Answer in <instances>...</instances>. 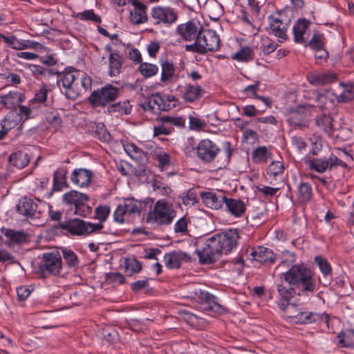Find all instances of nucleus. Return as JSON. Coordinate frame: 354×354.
I'll return each instance as SVG.
<instances>
[{"instance_id":"nucleus-7","label":"nucleus","mask_w":354,"mask_h":354,"mask_svg":"<svg viewBox=\"0 0 354 354\" xmlns=\"http://www.w3.org/2000/svg\"><path fill=\"white\" fill-rule=\"evenodd\" d=\"M62 270V255L59 251L45 252L39 265V270L43 278L59 275Z\"/></svg>"},{"instance_id":"nucleus-37","label":"nucleus","mask_w":354,"mask_h":354,"mask_svg":"<svg viewBox=\"0 0 354 354\" xmlns=\"http://www.w3.org/2000/svg\"><path fill=\"white\" fill-rule=\"evenodd\" d=\"M1 233L6 236L10 242L17 244H24L29 242L30 236L24 231H15L12 229L2 227Z\"/></svg>"},{"instance_id":"nucleus-45","label":"nucleus","mask_w":354,"mask_h":354,"mask_svg":"<svg viewBox=\"0 0 354 354\" xmlns=\"http://www.w3.org/2000/svg\"><path fill=\"white\" fill-rule=\"evenodd\" d=\"M28 68L30 71L33 77L39 79L40 77L46 75L52 76L57 73V71L54 68H45L37 64H28Z\"/></svg>"},{"instance_id":"nucleus-50","label":"nucleus","mask_w":354,"mask_h":354,"mask_svg":"<svg viewBox=\"0 0 354 354\" xmlns=\"http://www.w3.org/2000/svg\"><path fill=\"white\" fill-rule=\"evenodd\" d=\"M333 120L330 115L323 114L316 118L315 124L324 132L330 133L333 130Z\"/></svg>"},{"instance_id":"nucleus-5","label":"nucleus","mask_w":354,"mask_h":354,"mask_svg":"<svg viewBox=\"0 0 354 354\" xmlns=\"http://www.w3.org/2000/svg\"><path fill=\"white\" fill-rule=\"evenodd\" d=\"M89 200L88 195L71 190L63 195V203L71 207H73L74 214L82 217H88L92 213V207L87 204Z\"/></svg>"},{"instance_id":"nucleus-6","label":"nucleus","mask_w":354,"mask_h":354,"mask_svg":"<svg viewBox=\"0 0 354 354\" xmlns=\"http://www.w3.org/2000/svg\"><path fill=\"white\" fill-rule=\"evenodd\" d=\"M145 205L142 201L134 198H124L122 203L118 205L114 212V221L122 224L130 217L140 216Z\"/></svg>"},{"instance_id":"nucleus-61","label":"nucleus","mask_w":354,"mask_h":354,"mask_svg":"<svg viewBox=\"0 0 354 354\" xmlns=\"http://www.w3.org/2000/svg\"><path fill=\"white\" fill-rule=\"evenodd\" d=\"M77 17L82 21H91L95 23L101 22V18L99 15L95 14L93 10H86L82 12H79L77 15Z\"/></svg>"},{"instance_id":"nucleus-64","label":"nucleus","mask_w":354,"mask_h":354,"mask_svg":"<svg viewBox=\"0 0 354 354\" xmlns=\"http://www.w3.org/2000/svg\"><path fill=\"white\" fill-rule=\"evenodd\" d=\"M188 218L185 216L179 218L174 225V231L176 233H185L187 229Z\"/></svg>"},{"instance_id":"nucleus-38","label":"nucleus","mask_w":354,"mask_h":354,"mask_svg":"<svg viewBox=\"0 0 354 354\" xmlns=\"http://www.w3.org/2000/svg\"><path fill=\"white\" fill-rule=\"evenodd\" d=\"M123 57L118 53H111L109 57V75L111 77L118 75L122 70Z\"/></svg>"},{"instance_id":"nucleus-13","label":"nucleus","mask_w":354,"mask_h":354,"mask_svg":"<svg viewBox=\"0 0 354 354\" xmlns=\"http://www.w3.org/2000/svg\"><path fill=\"white\" fill-rule=\"evenodd\" d=\"M214 237L223 254H227L237 245L239 239V230L237 229H228L214 235Z\"/></svg>"},{"instance_id":"nucleus-32","label":"nucleus","mask_w":354,"mask_h":354,"mask_svg":"<svg viewBox=\"0 0 354 354\" xmlns=\"http://www.w3.org/2000/svg\"><path fill=\"white\" fill-rule=\"evenodd\" d=\"M314 261L323 275L324 281L322 282V284L324 286L330 285L332 281L333 274L332 267L328 260L322 256L319 255L315 257Z\"/></svg>"},{"instance_id":"nucleus-10","label":"nucleus","mask_w":354,"mask_h":354,"mask_svg":"<svg viewBox=\"0 0 354 354\" xmlns=\"http://www.w3.org/2000/svg\"><path fill=\"white\" fill-rule=\"evenodd\" d=\"M176 216V212L171 205L166 201L160 200L154 205L153 211L149 212L147 220L153 221L159 225H167L171 223Z\"/></svg>"},{"instance_id":"nucleus-22","label":"nucleus","mask_w":354,"mask_h":354,"mask_svg":"<svg viewBox=\"0 0 354 354\" xmlns=\"http://www.w3.org/2000/svg\"><path fill=\"white\" fill-rule=\"evenodd\" d=\"M248 255L251 257V259L254 260L261 263L267 265L273 264L275 262V254L272 250L263 246H258L257 248H252Z\"/></svg>"},{"instance_id":"nucleus-42","label":"nucleus","mask_w":354,"mask_h":354,"mask_svg":"<svg viewBox=\"0 0 354 354\" xmlns=\"http://www.w3.org/2000/svg\"><path fill=\"white\" fill-rule=\"evenodd\" d=\"M161 66L160 81L167 84L171 81L175 74V67L174 64L167 59H161L160 61Z\"/></svg>"},{"instance_id":"nucleus-62","label":"nucleus","mask_w":354,"mask_h":354,"mask_svg":"<svg viewBox=\"0 0 354 354\" xmlns=\"http://www.w3.org/2000/svg\"><path fill=\"white\" fill-rule=\"evenodd\" d=\"M110 214V208L108 206H98L95 209V217L102 223L105 221Z\"/></svg>"},{"instance_id":"nucleus-11","label":"nucleus","mask_w":354,"mask_h":354,"mask_svg":"<svg viewBox=\"0 0 354 354\" xmlns=\"http://www.w3.org/2000/svg\"><path fill=\"white\" fill-rule=\"evenodd\" d=\"M219 245L215 240L214 236L206 241L204 248L201 250H196L199 262L201 264H211L216 262L223 254L219 249Z\"/></svg>"},{"instance_id":"nucleus-1","label":"nucleus","mask_w":354,"mask_h":354,"mask_svg":"<svg viewBox=\"0 0 354 354\" xmlns=\"http://www.w3.org/2000/svg\"><path fill=\"white\" fill-rule=\"evenodd\" d=\"M284 274V281L289 286L299 289V295L308 296L317 290L313 271L303 263L295 264Z\"/></svg>"},{"instance_id":"nucleus-58","label":"nucleus","mask_w":354,"mask_h":354,"mask_svg":"<svg viewBox=\"0 0 354 354\" xmlns=\"http://www.w3.org/2000/svg\"><path fill=\"white\" fill-rule=\"evenodd\" d=\"M294 256L292 255L290 259H285L281 261L279 265L277 266L276 270L280 271L279 277L280 279L284 280L285 274L287 271H288L292 267L295 266L294 264Z\"/></svg>"},{"instance_id":"nucleus-44","label":"nucleus","mask_w":354,"mask_h":354,"mask_svg":"<svg viewBox=\"0 0 354 354\" xmlns=\"http://www.w3.org/2000/svg\"><path fill=\"white\" fill-rule=\"evenodd\" d=\"M339 86L343 88L342 92L339 95L333 94L337 102L345 103L354 100V84L340 82Z\"/></svg>"},{"instance_id":"nucleus-55","label":"nucleus","mask_w":354,"mask_h":354,"mask_svg":"<svg viewBox=\"0 0 354 354\" xmlns=\"http://www.w3.org/2000/svg\"><path fill=\"white\" fill-rule=\"evenodd\" d=\"M49 89L46 84H41L39 89L35 91L34 97L30 100L32 103H44L47 99V95L49 92Z\"/></svg>"},{"instance_id":"nucleus-60","label":"nucleus","mask_w":354,"mask_h":354,"mask_svg":"<svg viewBox=\"0 0 354 354\" xmlns=\"http://www.w3.org/2000/svg\"><path fill=\"white\" fill-rule=\"evenodd\" d=\"M125 268L126 271L129 272V275H131L140 272L142 269V263L136 259H127Z\"/></svg>"},{"instance_id":"nucleus-31","label":"nucleus","mask_w":354,"mask_h":354,"mask_svg":"<svg viewBox=\"0 0 354 354\" xmlns=\"http://www.w3.org/2000/svg\"><path fill=\"white\" fill-rule=\"evenodd\" d=\"M93 172L91 170L79 168L75 169L71 176L73 183L79 187H84L88 186L92 179Z\"/></svg>"},{"instance_id":"nucleus-46","label":"nucleus","mask_w":354,"mask_h":354,"mask_svg":"<svg viewBox=\"0 0 354 354\" xmlns=\"http://www.w3.org/2000/svg\"><path fill=\"white\" fill-rule=\"evenodd\" d=\"M66 169L59 168L53 175V191H60L64 186H66Z\"/></svg>"},{"instance_id":"nucleus-47","label":"nucleus","mask_w":354,"mask_h":354,"mask_svg":"<svg viewBox=\"0 0 354 354\" xmlns=\"http://www.w3.org/2000/svg\"><path fill=\"white\" fill-rule=\"evenodd\" d=\"M62 257L64 258L68 267L71 268H76L79 266V259L77 254L71 249L66 248H61Z\"/></svg>"},{"instance_id":"nucleus-29","label":"nucleus","mask_w":354,"mask_h":354,"mask_svg":"<svg viewBox=\"0 0 354 354\" xmlns=\"http://www.w3.org/2000/svg\"><path fill=\"white\" fill-rule=\"evenodd\" d=\"M89 133L102 142H109L112 136L102 122H90L88 124Z\"/></svg>"},{"instance_id":"nucleus-18","label":"nucleus","mask_w":354,"mask_h":354,"mask_svg":"<svg viewBox=\"0 0 354 354\" xmlns=\"http://www.w3.org/2000/svg\"><path fill=\"white\" fill-rule=\"evenodd\" d=\"M92 80L85 72L80 71L75 83L73 85V90L68 91V99L76 100L78 97L84 94L91 88Z\"/></svg>"},{"instance_id":"nucleus-24","label":"nucleus","mask_w":354,"mask_h":354,"mask_svg":"<svg viewBox=\"0 0 354 354\" xmlns=\"http://www.w3.org/2000/svg\"><path fill=\"white\" fill-rule=\"evenodd\" d=\"M202 29V26L198 28V25L195 22L189 21L185 24L178 25L177 28V32L184 40H194V41H196Z\"/></svg>"},{"instance_id":"nucleus-14","label":"nucleus","mask_w":354,"mask_h":354,"mask_svg":"<svg viewBox=\"0 0 354 354\" xmlns=\"http://www.w3.org/2000/svg\"><path fill=\"white\" fill-rule=\"evenodd\" d=\"M194 149L196 150L198 158L203 163L212 162L220 151L219 147L209 139L202 140Z\"/></svg>"},{"instance_id":"nucleus-41","label":"nucleus","mask_w":354,"mask_h":354,"mask_svg":"<svg viewBox=\"0 0 354 354\" xmlns=\"http://www.w3.org/2000/svg\"><path fill=\"white\" fill-rule=\"evenodd\" d=\"M10 165L17 169H23L30 162V158L27 153L18 151L10 154L8 158Z\"/></svg>"},{"instance_id":"nucleus-34","label":"nucleus","mask_w":354,"mask_h":354,"mask_svg":"<svg viewBox=\"0 0 354 354\" xmlns=\"http://www.w3.org/2000/svg\"><path fill=\"white\" fill-rule=\"evenodd\" d=\"M25 99L24 94L15 91H10L6 95L0 96V104L8 109H15Z\"/></svg>"},{"instance_id":"nucleus-21","label":"nucleus","mask_w":354,"mask_h":354,"mask_svg":"<svg viewBox=\"0 0 354 354\" xmlns=\"http://www.w3.org/2000/svg\"><path fill=\"white\" fill-rule=\"evenodd\" d=\"M165 266L169 269L179 268L183 262H190L192 257L180 250H174L166 253L164 256Z\"/></svg>"},{"instance_id":"nucleus-23","label":"nucleus","mask_w":354,"mask_h":354,"mask_svg":"<svg viewBox=\"0 0 354 354\" xmlns=\"http://www.w3.org/2000/svg\"><path fill=\"white\" fill-rule=\"evenodd\" d=\"M248 202L247 199L226 197L225 210L234 217L241 218L246 212Z\"/></svg>"},{"instance_id":"nucleus-27","label":"nucleus","mask_w":354,"mask_h":354,"mask_svg":"<svg viewBox=\"0 0 354 354\" xmlns=\"http://www.w3.org/2000/svg\"><path fill=\"white\" fill-rule=\"evenodd\" d=\"M268 22L269 27L266 28V30L269 34L274 35L279 39H286L288 38L286 24L273 15L268 17Z\"/></svg>"},{"instance_id":"nucleus-59","label":"nucleus","mask_w":354,"mask_h":354,"mask_svg":"<svg viewBox=\"0 0 354 354\" xmlns=\"http://www.w3.org/2000/svg\"><path fill=\"white\" fill-rule=\"evenodd\" d=\"M284 171L283 164L280 161H273L267 169V175L270 177H276L282 174Z\"/></svg>"},{"instance_id":"nucleus-48","label":"nucleus","mask_w":354,"mask_h":354,"mask_svg":"<svg viewBox=\"0 0 354 354\" xmlns=\"http://www.w3.org/2000/svg\"><path fill=\"white\" fill-rule=\"evenodd\" d=\"M313 196V191L310 185L308 183L301 182L297 187V197L300 202H308Z\"/></svg>"},{"instance_id":"nucleus-57","label":"nucleus","mask_w":354,"mask_h":354,"mask_svg":"<svg viewBox=\"0 0 354 354\" xmlns=\"http://www.w3.org/2000/svg\"><path fill=\"white\" fill-rule=\"evenodd\" d=\"M252 50L250 47H244L232 55L233 59L239 62H248L252 59Z\"/></svg>"},{"instance_id":"nucleus-8","label":"nucleus","mask_w":354,"mask_h":354,"mask_svg":"<svg viewBox=\"0 0 354 354\" xmlns=\"http://www.w3.org/2000/svg\"><path fill=\"white\" fill-rule=\"evenodd\" d=\"M307 164L310 170L315 171L319 174H323L327 171H333L338 167L344 169L348 167L346 162L338 158L333 153H330L328 157L322 156L309 159Z\"/></svg>"},{"instance_id":"nucleus-56","label":"nucleus","mask_w":354,"mask_h":354,"mask_svg":"<svg viewBox=\"0 0 354 354\" xmlns=\"http://www.w3.org/2000/svg\"><path fill=\"white\" fill-rule=\"evenodd\" d=\"M308 44L313 50L324 48L325 38L324 35L319 32H315Z\"/></svg>"},{"instance_id":"nucleus-12","label":"nucleus","mask_w":354,"mask_h":354,"mask_svg":"<svg viewBox=\"0 0 354 354\" xmlns=\"http://www.w3.org/2000/svg\"><path fill=\"white\" fill-rule=\"evenodd\" d=\"M178 19V14L170 7L156 6L151 9L149 21L153 25H171Z\"/></svg>"},{"instance_id":"nucleus-9","label":"nucleus","mask_w":354,"mask_h":354,"mask_svg":"<svg viewBox=\"0 0 354 354\" xmlns=\"http://www.w3.org/2000/svg\"><path fill=\"white\" fill-rule=\"evenodd\" d=\"M313 106L298 105L295 107H287L286 109V115L287 122L294 128L304 130L308 127V121L307 118L310 115V109Z\"/></svg>"},{"instance_id":"nucleus-63","label":"nucleus","mask_w":354,"mask_h":354,"mask_svg":"<svg viewBox=\"0 0 354 354\" xmlns=\"http://www.w3.org/2000/svg\"><path fill=\"white\" fill-rule=\"evenodd\" d=\"M183 203L185 205H193L197 203V194L194 189L187 191L186 195L183 197Z\"/></svg>"},{"instance_id":"nucleus-15","label":"nucleus","mask_w":354,"mask_h":354,"mask_svg":"<svg viewBox=\"0 0 354 354\" xmlns=\"http://www.w3.org/2000/svg\"><path fill=\"white\" fill-rule=\"evenodd\" d=\"M195 294L200 300L201 310L214 314H222L225 311V307L218 303V299L208 292L200 290Z\"/></svg>"},{"instance_id":"nucleus-53","label":"nucleus","mask_w":354,"mask_h":354,"mask_svg":"<svg viewBox=\"0 0 354 354\" xmlns=\"http://www.w3.org/2000/svg\"><path fill=\"white\" fill-rule=\"evenodd\" d=\"M138 71L143 77L148 78L157 74L158 67L156 64L142 62L138 66Z\"/></svg>"},{"instance_id":"nucleus-52","label":"nucleus","mask_w":354,"mask_h":354,"mask_svg":"<svg viewBox=\"0 0 354 354\" xmlns=\"http://www.w3.org/2000/svg\"><path fill=\"white\" fill-rule=\"evenodd\" d=\"M124 149L126 153L132 158L136 160H142L145 156V152L142 149L137 147L133 143H127L124 145Z\"/></svg>"},{"instance_id":"nucleus-28","label":"nucleus","mask_w":354,"mask_h":354,"mask_svg":"<svg viewBox=\"0 0 354 354\" xmlns=\"http://www.w3.org/2000/svg\"><path fill=\"white\" fill-rule=\"evenodd\" d=\"M200 196L207 207L214 209H221L226 200L224 194H217L214 192H201Z\"/></svg>"},{"instance_id":"nucleus-17","label":"nucleus","mask_w":354,"mask_h":354,"mask_svg":"<svg viewBox=\"0 0 354 354\" xmlns=\"http://www.w3.org/2000/svg\"><path fill=\"white\" fill-rule=\"evenodd\" d=\"M276 289L277 305L281 310L285 311L289 306L291 299L296 294V288L281 281L276 283Z\"/></svg>"},{"instance_id":"nucleus-19","label":"nucleus","mask_w":354,"mask_h":354,"mask_svg":"<svg viewBox=\"0 0 354 354\" xmlns=\"http://www.w3.org/2000/svg\"><path fill=\"white\" fill-rule=\"evenodd\" d=\"M176 90L180 93L185 102L192 103L201 98L204 91L198 84H186L185 86L178 85Z\"/></svg>"},{"instance_id":"nucleus-49","label":"nucleus","mask_w":354,"mask_h":354,"mask_svg":"<svg viewBox=\"0 0 354 354\" xmlns=\"http://www.w3.org/2000/svg\"><path fill=\"white\" fill-rule=\"evenodd\" d=\"M339 344L342 347L354 346V330H346L341 332L338 335Z\"/></svg>"},{"instance_id":"nucleus-16","label":"nucleus","mask_w":354,"mask_h":354,"mask_svg":"<svg viewBox=\"0 0 354 354\" xmlns=\"http://www.w3.org/2000/svg\"><path fill=\"white\" fill-rule=\"evenodd\" d=\"M79 72L80 70L73 66H68L65 68L64 71L61 73L57 71L56 74L57 76V84L59 86L62 85L65 89V95L67 98H68V91L73 90V85L75 83Z\"/></svg>"},{"instance_id":"nucleus-51","label":"nucleus","mask_w":354,"mask_h":354,"mask_svg":"<svg viewBox=\"0 0 354 354\" xmlns=\"http://www.w3.org/2000/svg\"><path fill=\"white\" fill-rule=\"evenodd\" d=\"M45 120L49 126L55 130H57L62 127V120L56 110L46 112L45 114Z\"/></svg>"},{"instance_id":"nucleus-35","label":"nucleus","mask_w":354,"mask_h":354,"mask_svg":"<svg viewBox=\"0 0 354 354\" xmlns=\"http://www.w3.org/2000/svg\"><path fill=\"white\" fill-rule=\"evenodd\" d=\"M310 21L303 18L299 19L293 26L292 32L294 35V40L296 43L305 44L307 39L305 38V34L309 28Z\"/></svg>"},{"instance_id":"nucleus-3","label":"nucleus","mask_w":354,"mask_h":354,"mask_svg":"<svg viewBox=\"0 0 354 354\" xmlns=\"http://www.w3.org/2000/svg\"><path fill=\"white\" fill-rule=\"evenodd\" d=\"M59 227L71 235L84 236L100 232L104 228L102 223H93L77 218L59 223Z\"/></svg>"},{"instance_id":"nucleus-43","label":"nucleus","mask_w":354,"mask_h":354,"mask_svg":"<svg viewBox=\"0 0 354 354\" xmlns=\"http://www.w3.org/2000/svg\"><path fill=\"white\" fill-rule=\"evenodd\" d=\"M253 162L256 164H264L272 158L271 151L266 147L261 146L254 149L251 154Z\"/></svg>"},{"instance_id":"nucleus-26","label":"nucleus","mask_w":354,"mask_h":354,"mask_svg":"<svg viewBox=\"0 0 354 354\" xmlns=\"http://www.w3.org/2000/svg\"><path fill=\"white\" fill-rule=\"evenodd\" d=\"M131 3L134 7L130 12V19L133 24H140L149 20L147 15V6L138 0H131Z\"/></svg>"},{"instance_id":"nucleus-2","label":"nucleus","mask_w":354,"mask_h":354,"mask_svg":"<svg viewBox=\"0 0 354 354\" xmlns=\"http://www.w3.org/2000/svg\"><path fill=\"white\" fill-rule=\"evenodd\" d=\"M220 38L214 30L202 29L194 43L185 45L187 51L205 55L208 51L216 52L220 48Z\"/></svg>"},{"instance_id":"nucleus-20","label":"nucleus","mask_w":354,"mask_h":354,"mask_svg":"<svg viewBox=\"0 0 354 354\" xmlns=\"http://www.w3.org/2000/svg\"><path fill=\"white\" fill-rule=\"evenodd\" d=\"M292 320L300 324H310L317 321H323L328 324L329 315L326 313H317L308 311H299L295 315L291 316Z\"/></svg>"},{"instance_id":"nucleus-33","label":"nucleus","mask_w":354,"mask_h":354,"mask_svg":"<svg viewBox=\"0 0 354 354\" xmlns=\"http://www.w3.org/2000/svg\"><path fill=\"white\" fill-rule=\"evenodd\" d=\"M133 105L129 100L119 101L115 103H111L107 106L106 113L107 114H118V115H127L131 113Z\"/></svg>"},{"instance_id":"nucleus-25","label":"nucleus","mask_w":354,"mask_h":354,"mask_svg":"<svg viewBox=\"0 0 354 354\" xmlns=\"http://www.w3.org/2000/svg\"><path fill=\"white\" fill-rule=\"evenodd\" d=\"M308 82L314 86H321L335 82L337 76L333 72H313L307 75Z\"/></svg>"},{"instance_id":"nucleus-54","label":"nucleus","mask_w":354,"mask_h":354,"mask_svg":"<svg viewBox=\"0 0 354 354\" xmlns=\"http://www.w3.org/2000/svg\"><path fill=\"white\" fill-rule=\"evenodd\" d=\"M155 159L158 162V167L161 171L166 170L171 165V158L169 155L163 151H159L155 153Z\"/></svg>"},{"instance_id":"nucleus-39","label":"nucleus","mask_w":354,"mask_h":354,"mask_svg":"<svg viewBox=\"0 0 354 354\" xmlns=\"http://www.w3.org/2000/svg\"><path fill=\"white\" fill-rule=\"evenodd\" d=\"M333 94L335 93L326 89H320L313 92L315 100L317 103V106L321 109L326 108L328 101L331 104L334 103L335 97L333 96Z\"/></svg>"},{"instance_id":"nucleus-36","label":"nucleus","mask_w":354,"mask_h":354,"mask_svg":"<svg viewBox=\"0 0 354 354\" xmlns=\"http://www.w3.org/2000/svg\"><path fill=\"white\" fill-rule=\"evenodd\" d=\"M16 208L19 214L26 217H32L37 211V205L32 199L24 197L19 201Z\"/></svg>"},{"instance_id":"nucleus-30","label":"nucleus","mask_w":354,"mask_h":354,"mask_svg":"<svg viewBox=\"0 0 354 354\" xmlns=\"http://www.w3.org/2000/svg\"><path fill=\"white\" fill-rule=\"evenodd\" d=\"M145 111H149L154 114L165 110L163 98L158 94L152 95L147 100L140 104Z\"/></svg>"},{"instance_id":"nucleus-4","label":"nucleus","mask_w":354,"mask_h":354,"mask_svg":"<svg viewBox=\"0 0 354 354\" xmlns=\"http://www.w3.org/2000/svg\"><path fill=\"white\" fill-rule=\"evenodd\" d=\"M120 89L107 84L102 88L92 91L88 97V102L91 106L95 109L105 107L113 102L120 95Z\"/></svg>"},{"instance_id":"nucleus-40","label":"nucleus","mask_w":354,"mask_h":354,"mask_svg":"<svg viewBox=\"0 0 354 354\" xmlns=\"http://www.w3.org/2000/svg\"><path fill=\"white\" fill-rule=\"evenodd\" d=\"M40 46V44L31 40L19 39L15 35H10V41L8 47L21 50L24 49H36Z\"/></svg>"}]
</instances>
